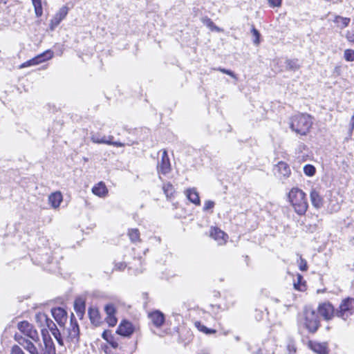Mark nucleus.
Wrapping results in <instances>:
<instances>
[{
  "mask_svg": "<svg viewBox=\"0 0 354 354\" xmlns=\"http://www.w3.org/2000/svg\"><path fill=\"white\" fill-rule=\"evenodd\" d=\"M288 200L298 215L305 214L308 207V203L304 192L297 187L292 188L288 193Z\"/></svg>",
  "mask_w": 354,
  "mask_h": 354,
  "instance_id": "nucleus-1",
  "label": "nucleus"
},
{
  "mask_svg": "<svg viewBox=\"0 0 354 354\" xmlns=\"http://www.w3.org/2000/svg\"><path fill=\"white\" fill-rule=\"evenodd\" d=\"M313 123V119L310 115L297 114L290 118V127L297 134L306 136L310 131Z\"/></svg>",
  "mask_w": 354,
  "mask_h": 354,
  "instance_id": "nucleus-2",
  "label": "nucleus"
},
{
  "mask_svg": "<svg viewBox=\"0 0 354 354\" xmlns=\"http://www.w3.org/2000/svg\"><path fill=\"white\" fill-rule=\"evenodd\" d=\"M15 339L30 354H44L43 347L40 343V340L37 343H35L32 340L28 339L19 333L15 334Z\"/></svg>",
  "mask_w": 354,
  "mask_h": 354,
  "instance_id": "nucleus-3",
  "label": "nucleus"
},
{
  "mask_svg": "<svg viewBox=\"0 0 354 354\" xmlns=\"http://www.w3.org/2000/svg\"><path fill=\"white\" fill-rule=\"evenodd\" d=\"M303 324L310 333H315L319 326L318 316L315 311L310 308L304 310V322Z\"/></svg>",
  "mask_w": 354,
  "mask_h": 354,
  "instance_id": "nucleus-4",
  "label": "nucleus"
},
{
  "mask_svg": "<svg viewBox=\"0 0 354 354\" xmlns=\"http://www.w3.org/2000/svg\"><path fill=\"white\" fill-rule=\"evenodd\" d=\"M353 314L354 299L348 297L343 299L339 306V308L336 310V315L344 320H346Z\"/></svg>",
  "mask_w": 354,
  "mask_h": 354,
  "instance_id": "nucleus-5",
  "label": "nucleus"
},
{
  "mask_svg": "<svg viewBox=\"0 0 354 354\" xmlns=\"http://www.w3.org/2000/svg\"><path fill=\"white\" fill-rule=\"evenodd\" d=\"M17 328L24 337L31 339L35 343L39 341V336L34 326L27 321L20 322L17 324Z\"/></svg>",
  "mask_w": 354,
  "mask_h": 354,
  "instance_id": "nucleus-6",
  "label": "nucleus"
},
{
  "mask_svg": "<svg viewBox=\"0 0 354 354\" xmlns=\"http://www.w3.org/2000/svg\"><path fill=\"white\" fill-rule=\"evenodd\" d=\"M79 326L72 314L71 319V324L67 328L66 340L72 343L76 344L79 341Z\"/></svg>",
  "mask_w": 354,
  "mask_h": 354,
  "instance_id": "nucleus-7",
  "label": "nucleus"
},
{
  "mask_svg": "<svg viewBox=\"0 0 354 354\" xmlns=\"http://www.w3.org/2000/svg\"><path fill=\"white\" fill-rule=\"evenodd\" d=\"M53 55H54V53L52 50H47L45 52L35 57L34 58L23 63L20 66V68L37 65V64H39L44 61L49 60L53 57Z\"/></svg>",
  "mask_w": 354,
  "mask_h": 354,
  "instance_id": "nucleus-8",
  "label": "nucleus"
},
{
  "mask_svg": "<svg viewBox=\"0 0 354 354\" xmlns=\"http://www.w3.org/2000/svg\"><path fill=\"white\" fill-rule=\"evenodd\" d=\"M157 170L159 174L165 175L171 171V164L166 150L161 154V160L158 162Z\"/></svg>",
  "mask_w": 354,
  "mask_h": 354,
  "instance_id": "nucleus-9",
  "label": "nucleus"
},
{
  "mask_svg": "<svg viewBox=\"0 0 354 354\" xmlns=\"http://www.w3.org/2000/svg\"><path fill=\"white\" fill-rule=\"evenodd\" d=\"M318 311L326 320L331 319L336 315L333 306L329 302L319 304Z\"/></svg>",
  "mask_w": 354,
  "mask_h": 354,
  "instance_id": "nucleus-10",
  "label": "nucleus"
},
{
  "mask_svg": "<svg viewBox=\"0 0 354 354\" xmlns=\"http://www.w3.org/2000/svg\"><path fill=\"white\" fill-rule=\"evenodd\" d=\"M68 12V8L66 6H62L58 12L52 18L50 22V28L53 30L60 22L66 17Z\"/></svg>",
  "mask_w": 354,
  "mask_h": 354,
  "instance_id": "nucleus-11",
  "label": "nucleus"
},
{
  "mask_svg": "<svg viewBox=\"0 0 354 354\" xmlns=\"http://www.w3.org/2000/svg\"><path fill=\"white\" fill-rule=\"evenodd\" d=\"M113 137L112 136H109L108 138L106 136H102L100 138L98 135H92L91 137V140L93 142L97 144H106L109 145H113L115 147H124V144L120 142H113Z\"/></svg>",
  "mask_w": 354,
  "mask_h": 354,
  "instance_id": "nucleus-12",
  "label": "nucleus"
},
{
  "mask_svg": "<svg viewBox=\"0 0 354 354\" xmlns=\"http://www.w3.org/2000/svg\"><path fill=\"white\" fill-rule=\"evenodd\" d=\"M134 332L133 324L126 320L122 321L118 327L116 333L123 337H130Z\"/></svg>",
  "mask_w": 354,
  "mask_h": 354,
  "instance_id": "nucleus-13",
  "label": "nucleus"
},
{
  "mask_svg": "<svg viewBox=\"0 0 354 354\" xmlns=\"http://www.w3.org/2000/svg\"><path fill=\"white\" fill-rule=\"evenodd\" d=\"M41 334L44 343V348H43L44 354H56L54 344L51 338L47 335L48 330L41 329Z\"/></svg>",
  "mask_w": 354,
  "mask_h": 354,
  "instance_id": "nucleus-14",
  "label": "nucleus"
},
{
  "mask_svg": "<svg viewBox=\"0 0 354 354\" xmlns=\"http://www.w3.org/2000/svg\"><path fill=\"white\" fill-rule=\"evenodd\" d=\"M52 315L59 325V326H64L67 320V313L62 308H56L52 309Z\"/></svg>",
  "mask_w": 354,
  "mask_h": 354,
  "instance_id": "nucleus-15",
  "label": "nucleus"
},
{
  "mask_svg": "<svg viewBox=\"0 0 354 354\" xmlns=\"http://www.w3.org/2000/svg\"><path fill=\"white\" fill-rule=\"evenodd\" d=\"M210 236L218 242V244L223 245L227 241L228 236L223 231L217 227H212L210 230Z\"/></svg>",
  "mask_w": 354,
  "mask_h": 354,
  "instance_id": "nucleus-16",
  "label": "nucleus"
},
{
  "mask_svg": "<svg viewBox=\"0 0 354 354\" xmlns=\"http://www.w3.org/2000/svg\"><path fill=\"white\" fill-rule=\"evenodd\" d=\"M310 201L316 209H320L324 205V199L316 189H312L310 192Z\"/></svg>",
  "mask_w": 354,
  "mask_h": 354,
  "instance_id": "nucleus-17",
  "label": "nucleus"
},
{
  "mask_svg": "<svg viewBox=\"0 0 354 354\" xmlns=\"http://www.w3.org/2000/svg\"><path fill=\"white\" fill-rule=\"evenodd\" d=\"M149 317L156 327H160L165 322L164 315L160 311H154L149 313Z\"/></svg>",
  "mask_w": 354,
  "mask_h": 354,
  "instance_id": "nucleus-18",
  "label": "nucleus"
},
{
  "mask_svg": "<svg viewBox=\"0 0 354 354\" xmlns=\"http://www.w3.org/2000/svg\"><path fill=\"white\" fill-rule=\"evenodd\" d=\"M63 196L60 192H55L52 193L48 196V202L51 207L56 209L58 208L62 202Z\"/></svg>",
  "mask_w": 354,
  "mask_h": 354,
  "instance_id": "nucleus-19",
  "label": "nucleus"
},
{
  "mask_svg": "<svg viewBox=\"0 0 354 354\" xmlns=\"http://www.w3.org/2000/svg\"><path fill=\"white\" fill-rule=\"evenodd\" d=\"M310 348L318 354H328V347L326 343H319L316 342H310Z\"/></svg>",
  "mask_w": 354,
  "mask_h": 354,
  "instance_id": "nucleus-20",
  "label": "nucleus"
},
{
  "mask_svg": "<svg viewBox=\"0 0 354 354\" xmlns=\"http://www.w3.org/2000/svg\"><path fill=\"white\" fill-rule=\"evenodd\" d=\"M92 192L93 194L103 198L107 195L108 189L103 182H100L92 188Z\"/></svg>",
  "mask_w": 354,
  "mask_h": 354,
  "instance_id": "nucleus-21",
  "label": "nucleus"
},
{
  "mask_svg": "<svg viewBox=\"0 0 354 354\" xmlns=\"http://www.w3.org/2000/svg\"><path fill=\"white\" fill-rule=\"evenodd\" d=\"M187 198L194 204L199 205L201 203L198 192L195 188L188 189L185 192Z\"/></svg>",
  "mask_w": 354,
  "mask_h": 354,
  "instance_id": "nucleus-22",
  "label": "nucleus"
},
{
  "mask_svg": "<svg viewBox=\"0 0 354 354\" xmlns=\"http://www.w3.org/2000/svg\"><path fill=\"white\" fill-rule=\"evenodd\" d=\"M88 315L91 319V322L95 326H99L101 322V317L100 315V313L96 308H89L88 310Z\"/></svg>",
  "mask_w": 354,
  "mask_h": 354,
  "instance_id": "nucleus-23",
  "label": "nucleus"
},
{
  "mask_svg": "<svg viewBox=\"0 0 354 354\" xmlns=\"http://www.w3.org/2000/svg\"><path fill=\"white\" fill-rule=\"evenodd\" d=\"M351 21V19L348 17H344L339 15H335L333 22L340 29H343L347 27Z\"/></svg>",
  "mask_w": 354,
  "mask_h": 354,
  "instance_id": "nucleus-24",
  "label": "nucleus"
},
{
  "mask_svg": "<svg viewBox=\"0 0 354 354\" xmlns=\"http://www.w3.org/2000/svg\"><path fill=\"white\" fill-rule=\"evenodd\" d=\"M35 322L37 323L38 326L41 328V329H45V326L46 323H48V321L50 318L48 317V316L41 312L37 313L35 315Z\"/></svg>",
  "mask_w": 354,
  "mask_h": 354,
  "instance_id": "nucleus-25",
  "label": "nucleus"
},
{
  "mask_svg": "<svg viewBox=\"0 0 354 354\" xmlns=\"http://www.w3.org/2000/svg\"><path fill=\"white\" fill-rule=\"evenodd\" d=\"M74 308L78 316H83L85 311V302L84 299L82 298L76 299Z\"/></svg>",
  "mask_w": 354,
  "mask_h": 354,
  "instance_id": "nucleus-26",
  "label": "nucleus"
},
{
  "mask_svg": "<svg viewBox=\"0 0 354 354\" xmlns=\"http://www.w3.org/2000/svg\"><path fill=\"white\" fill-rule=\"evenodd\" d=\"M278 172L284 177H288L290 174V169L288 164L283 162H279L276 166Z\"/></svg>",
  "mask_w": 354,
  "mask_h": 354,
  "instance_id": "nucleus-27",
  "label": "nucleus"
},
{
  "mask_svg": "<svg viewBox=\"0 0 354 354\" xmlns=\"http://www.w3.org/2000/svg\"><path fill=\"white\" fill-rule=\"evenodd\" d=\"M102 338L106 340L113 348L118 346V342L110 330H104L102 335Z\"/></svg>",
  "mask_w": 354,
  "mask_h": 354,
  "instance_id": "nucleus-28",
  "label": "nucleus"
},
{
  "mask_svg": "<svg viewBox=\"0 0 354 354\" xmlns=\"http://www.w3.org/2000/svg\"><path fill=\"white\" fill-rule=\"evenodd\" d=\"M202 22L206 26H207L212 31L216 32H223V30L218 26H216L214 22L208 17H204L202 19Z\"/></svg>",
  "mask_w": 354,
  "mask_h": 354,
  "instance_id": "nucleus-29",
  "label": "nucleus"
},
{
  "mask_svg": "<svg viewBox=\"0 0 354 354\" xmlns=\"http://www.w3.org/2000/svg\"><path fill=\"white\" fill-rule=\"evenodd\" d=\"M294 287L299 291H304L306 288V282L303 281V277L300 274H297V280L294 281Z\"/></svg>",
  "mask_w": 354,
  "mask_h": 354,
  "instance_id": "nucleus-30",
  "label": "nucleus"
},
{
  "mask_svg": "<svg viewBox=\"0 0 354 354\" xmlns=\"http://www.w3.org/2000/svg\"><path fill=\"white\" fill-rule=\"evenodd\" d=\"M194 325L199 331L203 332L205 334L210 335V334H214L216 333V330L209 329V328H207L205 326L202 324L200 322H195Z\"/></svg>",
  "mask_w": 354,
  "mask_h": 354,
  "instance_id": "nucleus-31",
  "label": "nucleus"
},
{
  "mask_svg": "<svg viewBox=\"0 0 354 354\" xmlns=\"http://www.w3.org/2000/svg\"><path fill=\"white\" fill-rule=\"evenodd\" d=\"M130 239L133 242L140 241V232L138 229H131L128 233Z\"/></svg>",
  "mask_w": 354,
  "mask_h": 354,
  "instance_id": "nucleus-32",
  "label": "nucleus"
},
{
  "mask_svg": "<svg viewBox=\"0 0 354 354\" xmlns=\"http://www.w3.org/2000/svg\"><path fill=\"white\" fill-rule=\"evenodd\" d=\"M286 66L288 69L296 71L299 68V64L297 59H288L286 61Z\"/></svg>",
  "mask_w": 354,
  "mask_h": 354,
  "instance_id": "nucleus-33",
  "label": "nucleus"
},
{
  "mask_svg": "<svg viewBox=\"0 0 354 354\" xmlns=\"http://www.w3.org/2000/svg\"><path fill=\"white\" fill-rule=\"evenodd\" d=\"M344 58L347 62H353L354 61V50L346 49L344 52Z\"/></svg>",
  "mask_w": 354,
  "mask_h": 354,
  "instance_id": "nucleus-34",
  "label": "nucleus"
},
{
  "mask_svg": "<svg viewBox=\"0 0 354 354\" xmlns=\"http://www.w3.org/2000/svg\"><path fill=\"white\" fill-rule=\"evenodd\" d=\"M315 167L311 165H306L304 167V172L308 176H313L315 174Z\"/></svg>",
  "mask_w": 354,
  "mask_h": 354,
  "instance_id": "nucleus-35",
  "label": "nucleus"
},
{
  "mask_svg": "<svg viewBox=\"0 0 354 354\" xmlns=\"http://www.w3.org/2000/svg\"><path fill=\"white\" fill-rule=\"evenodd\" d=\"M51 333L53 335V337H55V339L57 340V342L59 344V346L63 348L64 346V339L62 337V335H61L59 330L57 329Z\"/></svg>",
  "mask_w": 354,
  "mask_h": 354,
  "instance_id": "nucleus-36",
  "label": "nucleus"
},
{
  "mask_svg": "<svg viewBox=\"0 0 354 354\" xmlns=\"http://www.w3.org/2000/svg\"><path fill=\"white\" fill-rule=\"evenodd\" d=\"M104 310L106 313V316L115 315L116 309L113 304H108L104 306Z\"/></svg>",
  "mask_w": 354,
  "mask_h": 354,
  "instance_id": "nucleus-37",
  "label": "nucleus"
},
{
  "mask_svg": "<svg viewBox=\"0 0 354 354\" xmlns=\"http://www.w3.org/2000/svg\"><path fill=\"white\" fill-rule=\"evenodd\" d=\"M163 191L166 194L167 197H171L172 196L174 193V187L172 185H171L170 183H167L164 185Z\"/></svg>",
  "mask_w": 354,
  "mask_h": 354,
  "instance_id": "nucleus-38",
  "label": "nucleus"
},
{
  "mask_svg": "<svg viewBox=\"0 0 354 354\" xmlns=\"http://www.w3.org/2000/svg\"><path fill=\"white\" fill-rule=\"evenodd\" d=\"M106 321L109 326H115L118 322V319L115 315L106 316Z\"/></svg>",
  "mask_w": 354,
  "mask_h": 354,
  "instance_id": "nucleus-39",
  "label": "nucleus"
},
{
  "mask_svg": "<svg viewBox=\"0 0 354 354\" xmlns=\"http://www.w3.org/2000/svg\"><path fill=\"white\" fill-rule=\"evenodd\" d=\"M252 33L254 37V39H253L254 44L256 45H258L259 44V37H260V34H259V31L256 28H253L252 29Z\"/></svg>",
  "mask_w": 354,
  "mask_h": 354,
  "instance_id": "nucleus-40",
  "label": "nucleus"
},
{
  "mask_svg": "<svg viewBox=\"0 0 354 354\" xmlns=\"http://www.w3.org/2000/svg\"><path fill=\"white\" fill-rule=\"evenodd\" d=\"M47 328L51 333L54 332L55 330H57V328L55 325V324L49 319L48 321V323H46L45 328Z\"/></svg>",
  "mask_w": 354,
  "mask_h": 354,
  "instance_id": "nucleus-41",
  "label": "nucleus"
},
{
  "mask_svg": "<svg viewBox=\"0 0 354 354\" xmlns=\"http://www.w3.org/2000/svg\"><path fill=\"white\" fill-rule=\"evenodd\" d=\"M299 268L301 271H306L308 269L307 262L305 259L300 257Z\"/></svg>",
  "mask_w": 354,
  "mask_h": 354,
  "instance_id": "nucleus-42",
  "label": "nucleus"
},
{
  "mask_svg": "<svg viewBox=\"0 0 354 354\" xmlns=\"http://www.w3.org/2000/svg\"><path fill=\"white\" fill-rule=\"evenodd\" d=\"M345 37L348 41L354 44V29L352 30H348L345 35Z\"/></svg>",
  "mask_w": 354,
  "mask_h": 354,
  "instance_id": "nucleus-43",
  "label": "nucleus"
},
{
  "mask_svg": "<svg viewBox=\"0 0 354 354\" xmlns=\"http://www.w3.org/2000/svg\"><path fill=\"white\" fill-rule=\"evenodd\" d=\"M216 70L222 72L223 73L227 74L234 79L237 78L236 75L230 70H227V69L222 68H218Z\"/></svg>",
  "mask_w": 354,
  "mask_h": 354,
  "instance_id": "nucleus-44",
  "label": "nucleus"
},
{
  "mask_svg": "<svg viewBox=\"0 0 354 354\" xmlns=\"http://www.w3.org/2000/svg\"><path fill=\"white\" fill-rule=\"evenodd\" d=\"M214 207V202L212 201H206L204 203L203 210L207 211Z\"/></svg>",
  "mask_w": 354,
  "mask_h": 354,
  "instance_id": "nucleus-45",
  "label": "nucleus"
},
{
  "mask_svg": "<svg viewBox=\"0 0 354 354\" xmlns=\"http://www.w3.org/2000/svg\"><path fill=\"white\" fill-rule=\"evenodd\" d=\"M10 354H24L21 348L18 346H12Z\"/></svg>",
  "mask_w": 354,
  "mask_h": 354,
  "instance_id": "nucleus-46",
  "label": "nucleus"
},
{
  "mask_svg": "<svg viewBox=\"0 0 354 354\" xmlns=\"http://www.w3.org/2000/svg\"><path fill=\"white\" fill-rule=\"evenodd\" d=\"M270 6L279 7L281 5L282 0H268Z\"/></svg>",
  "mask_w": 354,
  "mask_h": 354,
  "instance_id": "nucleus-47",
  "label": "nucleus"
},
{
  "mask_svg": "<svg viewBox=\"0 0 354 354\" xmlns=\"http://www.w3.org/2000/svg\"><path fill=\"white\" fill-rule=\"evenodd\" d=\"M287 349L288 351V354H295V353H296V348H295V345L292 343H290L287 346Z\"/></svg>",
  "mask_w": 354,
  "mask_h": 354,
  "instance_id": "nucleus-48",
  "label": "nucleus"
},
{
  "mask_svg": "<svg viewBox=\"0 0 354 354\" xmlns=\"http://www.w3.org/2000/svg\"><path fill=\"white\" fill-rule=\"evenodd\" d=\"M350 129H349V133L351 134L353 129H354V114L352 115L351 120H350Z\"/></svg>",
  "mask_w": 354,
  "mask_h": 354,
  "instance_id": "nucleus-49",
  "label": "nucleus"
},
{
  "mask_svg": "<svg viewBox=\"0 0 354 354\" xmlns=\"http://www.w3.org/2000/svg\"><path fill=\"white\" fill-rule=\"evenodd\" d=\"M35 8L42 7L41 0H32Z\"/></svg>",
  "mask_w": 354,
  "mask_h": 354,
  "instance_id": "nucleus-50",
  "label": "nucleus"
},
{
  "mask_svg": "<svg viewBox=\"0 0 354 354\" xmlns=\"http://www.w3.org/2000/svg\"><path fill=\"white\" fill-rule=\"evenodd\" d=\"M35 14L37 17H40L42 15V7L35 8Z\"/></svg>",
  "mask_w": 354,
  "mask_h": 354,
  "instance_id": "nucleus-51",
  "label": "nucleus"
},
{
  "mask_svg": "<svg viewBox=\"0 0 354 354\" xmlns=\"http://www.w3.org/2000/svg\"><path fill=\"white\" fill-rule=\"evenodd\" d=\"M1 3H6V0H0V4Z\"/></svg>",
  "mask_w": 354,
  "mask_h": 354,
  "instance_id": "nucleus-52",
  "label": "nucleus"
},
{
  "mask_svg": "<svg viewBox=\"0 0 354 354\" xmlns=\"http://www.w3.org/2000/svg\"><path fill=\"white\" fill-rule=\"evenodd\" d=\"M338 209H339V206L337 205V208H336V209H335L334 210H335V211H336V210H337Z\"/></svg>",
  "mask_w": 354,
  "mask_h": 354,
  "instance_id": "nucleus-53",
  "label": "nucleus"
},
{
  "mask_svg": "<svg viewBox=\"0 0 354 354\" xmlns=\"http://www.w3.org/2000/svg\"><path fill=\"white\" fill-rule=\"evenodd\" d=\"M236 340H239V337H236Z\"/></svg>",
  "mask_w": 354,
  "mask_h": 354,
  "instance_id": "nucleus-54",
  "label": "nucleus"
}]
</instances>
